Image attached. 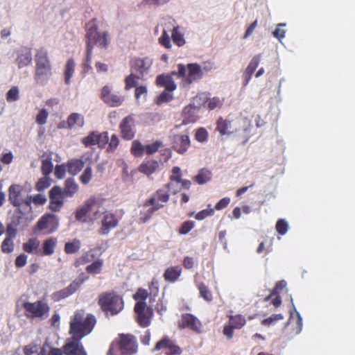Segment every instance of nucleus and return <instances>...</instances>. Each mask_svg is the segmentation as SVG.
<instances>
[{"instance_id": "nucleus-28", "label": "nucleus", "mask_w": 355, "mask_h": 355, "mask_svg": "<svg viewBox=\"0 0 355 355\" xmlns=\"http://www.w3.org/2000/svg\"><path fill=\"white\" fill-rule=\"evenodd\" d=\"M67 123L69 128H80L84 125V118L80 114L72 113L67 119Z\"/></svg>"}, {"instance_id": "nucleus-7", "label": "nucleus", "mask_w": 355, "mask_h": 355, "mask_svg": "<svg viewBox=\"0 0 355 355\" xmlns=\"http://www.w3.org/2000/svg\"><path fill=\"white\" fill-rule=\"evenodd\" d=\"M241 121V119H239L229 120L220 116L216 121V130L219 132L221 136L236 133L242 129Z\"/></svg>"}, {"instance_id": "nucleus-10", "label": "nucleus", "mask_w": 355, "mask_h": 355, "mask_svg": "<svg viewBox=\"0 0 355 355\" xmlns=\"http://www.w3.org/2000/svg\"><path fill=\"white\" fill-rule=\"evenodd\" d=\"M109 141L107 132H92L88 136L82 139L85 146L98 145L99 148H104Z\"/></svg>"}, {"instance_id": "nucleus-59", "label": "nucleus", "mask_w": 355, "mask_h": 355, "mask_svg": "<svg viewBox=\"0 0 355 355\" xmlns=\"http://www.w3.org/2000/svg\"><path fill=\"white\" fill-rule=\"evenodd\" d=\"M159 42L166 49L171 47V39L166 31H164L162 35L159 38Z\"/></svg>"}, {"instance_id": "nucleus-32", "label": "nucleus", "mask_w": 355, "mask_h": 355, "mask_svg": "<svg viewBox=\"0 0 355 355\" xmlns=\"http://www.w3.org/2000/svg\"><path fill=\"white\" fill-rule=\"evenodd\" d=\"M84 166L82 159H71L68 162L67 171L71 175H76Z\"/></svg>"}, {"instance_id": "nucleus-34", "label": "nucleus", "mask_w": 355, "mask_h": 355, "mask_svg": "<svg viewBox=\"0 0 355 355\" xmlns=\"http://www.w3.org/2000/svg\"><path fill=\"white\" fill-rule=\"evenodd\" d=\"M32 62V55L29 51L20 53L17 58V64L19 68L28 66Z\"/></svg>"}, {"instance_id": "nucleus-3", "label": "nucleus", "mask_w": 355, "mask_h": 355, "mask_svg": "<svg viewBox=\"0 0 355 355\" xmlns=\"http://www.w3.org/2000/svg\"><path fill=\"white\" fill-rule=\"evenodd\" d=\"M8 200L13 206L17 207L21 214L24 211H31L32 209L29 196L19 184H12L9 187Z\"/></svg>"}, {"instance_id": "nucleus-14", "label": "nucleus", "mask_w": 355, "mask_h": 355, "mask_svg": "<svg viewBox=\"0 0 355 355\" xmlns=\"http://www.w3.org/2000/svg\"><path fill=\"white\" fill-rule=\"evenodd\" d=\"M58 226V219L53 214H46L37 222L35 231L47 230L49 233L53 232Z\"/></svg>"}, {"instance_id": "nucleus-64", "label": "nucleus", "mask_w": 355, "mask_h": 355, "mask_svg": "<svg viewBox=\"0 0 355 355\" xmlns=\"http://www.w3.org/2000/svg\"><path fill=\"white\" fill-rule=\"evenodd\" d=\"M40 349V347L36 345H29L25 347L24 354L25 355H35Z\"/></svg>"}, {"instance_id": "nucleus-8", "label": "nucleus", "mask_w": 355, "mask_h": 355, "mask_svg": "<svg viewBox=\"0 0 355 355\" xmlns=\"http://www.w3.org/2000/svg\"><path fill=\"white\" fill-rule=\"evenodd\" d=\"M24 308L26 310V315L31 318H39L42 320L48 317L49 307L42 302L37 301L33 303L25 302Z\"/></svg>"}, {"instance_id": "nucleus-12", "label": "nucleus", "mask_w": 355, "mask_h": 355, "mask_svg": "<svg viewBox=\"0 0 355 355\" xmlns=\"http://www.w3.org/2000/svg\"><path fill=\"white\" fill-rule=\"evenodd\" d=\"M157 350H162L166 355H180L182 352V349L167 336L157 343Z\"/></svg>"}, {"instance_id": "nucleus-51", "label": "nucleus", "mask_w": 355, "mask_h": 355, "mask_svg": "<svg viewBox=\"0 0 355 355\" xmlns=\"http://www.w3.org/2000/svg\"><path fill=\"white\" fill-rule=\"evenodd\" d=\"M223 105L222 101L218 97H213L207 101V106L209 110H213L217 107H220Z\"/></svg>"}, {"instance_id": "nucleus-11", "label": "nucleus", "mask_w": 355, "mask_h": 355, "mask_svg": "<svg viewBox=\"0 0 355 355\" xmlns=\"http://www.w3.org/2000/svg\"><path fill=\"white\" fill-rule=\"evenodd\" d=\"M98 45L101 48L106 47L107 44V39L106 33H98L96 28L92 26L87 33V46H94Z\"/></svg>"}, {"instance_id": "nucleus-37", "label": "nucleus", "mask_w": 355, "mask_h": 355, "mask_svg": "<svg viewBox=\"0 0 355 355\" xmlns=\"http://www.w3.org/2000/svg\"><path fill=\"white\" fill-rule=\"evenodd\" d=\"M56 244V239L50 238L46 240L43 243V254L44 255H51L54 252V248Z\"/></svg>"}, {"instance_id": "nucleus-31", "label": "nucleus", "mask_w": 355, "mask_h": 355, "mask_svg": "<svg viewBox=\"0 0 355 355\" xmlns=\"http://www.w3.org/2000/svg\"><path fill=\"white\" fill-rule=\"evenodd\" d=\"M211 177L212 174L211 171L202 168L199 171L198 173L193 177V180L198 184H203L209 182L211 179Z\"/></svg>"}, {"instance_id": "nucleus-1", "label": "nucleus", "mask_w": 355, "mask_h": 355, "mask_svg": "<svg viewBox=\"0 0 355 355\" xmlns=\"http://www.w3.org/2000/svg\"><path fill=\"white\" fill-rule=\"evenodd\" d=\"M95 322V318L92 315H87L86 318L80 312L74 315L70 322L69 331L73 336L67 340L63 347L66 355H86L79 340L92 331Z\"/></svg>"}, {"instance_id": "nucleus-22", "label": "nucleus", "mask_w": 355, "mask_h": 355, "mask_svg": "<svg viewBox=\"0 0 355 355\" xmlns=\"http://www.w3.org/2000/svg\"><path fill=\"white\" fill-rule=\"evenodd\" d=\"M172 174L170 176V182L166 185V188L168 189L171 193H176L179 189L177 188L174 182L179 183L182 182V172L179 166H174L172 168Z\"/></svg>"}, {"instance_id": "nucleus-21", "label": "nucleus", "mask_w": 355, "mask_h": 355, "mask_svg": "<svg viewBox=\"0 0 355 355\" xmlns=\"http://www.w3.org/2000/svg\"><path fill=\"white\" fill-rule=\"evenodd\" d=\"M198 108L192 105H187L182 111V124L187 125L197 121L198 116L197 114Z\"/></svg>"}, {"instance_id": "nucleus-58", "label": "nucleus", "mask_w": 355, "mask_h": 355, "mask_svg": "<svg viewBox=\"0 0 355 355\" xmlns=\"http://www.w3.org/2000/svg\"><path fill=\"white\" fill-rule=\"evenodd\" d=\"M50 186L49 179L47 177L40 178L36 184V189L38 191H42Z\"/></svg>"}, {"instance_id": "nucleus-35", "label": "nucleus", "mask_w": 355, "mask_h": 355, "mask_svg": "<svg viewBox=\"0 0 355 355\" xmlns=\"http://www.w3.org/2000/svg\"><path fill=\"white\" fill-rule=\"evenodd\" d=\"M154 161H144L139 167V171L147 176L150 175L155 171Z\"/></svg>"}, {"instance_id": "nucleus-53", "label": "nucleus", "mask_w": 355, "mask_h": 355, "mask_svg": "<svg viewBox=\"0 0 355 355\" xmlns=\"http://www.w3.org/2000/svg\"><path fill=\"white\" fill-rule=\"evenodd\" d=\"M194 227V222L192 220H187L184 222L179 228L180 234H186L190 232Z\"/></svg>"}, {"instance_id": "nucleus-47", "label": "nucleus", "mask_w": 355, "mask_h": 355, "mask_svg": "<svg viewBox=\"0 0 355 355\" xmlns=\"http://www.w3.org/2000/svg\"><path fill=\"white\" fill-rule=\"evenodd\" d=\"M275 229L278 234L284 235L288 230V223L284 219H279L277 221Z\"/></svg>"}, {"instance_id": "nucleus-52", "label": "nucleus", "mask_w": 355, "mask_h": 355, "mask_svg": "<svg viewBox=\"0 0 355 355\" xmlns=\"http://www.w3.org/2000/svg\"><path fill=\"white\" fill-rule=\"evenodd\" d=\"M147 94V89L145 87H138L135 89V98L137 104H140L141 101L144 100Z\"/></svg>"}, {"instance_id": "nucleus-40", "label": "nucleus", "mask_w": 355, "mask_h": 355, "mask_svg": "<svg viewBox=\"0 0 355 355\" xmlns=\"http://www.w3.org/2000/svg\"><path fill=\"white\" fill-rule=\"evenodd\" d=\"M144 146L138 140L133 141L131 146V153L137 157L142 156L144 153Z\"/></svg>"}, {"instance_id": "nucleus-57", "label": "nucleus", "mask_w": 355, "mask_h": 355, "mask_svg": "<svg viewBox=\"0 0 355 355\" xmlns=\"http://www.w3.org/2000/svg\"><path fill=\"white\" fill-rule=\"evenodd\" d=\"M31 203L33 202L35 205H42L46 202V198L43 194H37L35 196H29Z\"/></svg>"}, {"instance_id": "nucleus-5", "label": "nucleus", "mask_w": 355, "mask_h": 355, "mask_svg": "<svg viewBox=\"0 0 355 355\" xmlns=\"http://www.w3.org/2000/svg\"><path fill=\"white\" fill-rule=\"evenodd\" d=\"M172 74L177 75L189 85L201 79L203 76L201 67L197 63H190L187 65L178 64V72L173 71Z\"/></svg>"}, {"instance_id": "nucleus-54", "label": "nucleus", "mask_w": 355, "mask_h": 355, "mask_svg": "<svg viewBox=\"0 0 355 355\" xmlns=\"http://www.w3.org/2000/svg\"><path fill=\"white\" fill-rule=\"evenodd\" d=\"M92 177V167L88 166L85 169L83 174L80 175V180L83 184H87L90 181Z\"/></svg>"}, {"instance_id": "nucleus-50", "label": "nucleus", "mask_w": 355, "mask_h": 355, "mask_svg": "<svg viewBox=\"0 0 355 355\" xmlns=\"http://www.w3.org/2000/svg\"><path fill=\"white\" fill-rule=\"evenodd\" d=\"M40 245V241L37 239H30L27 243L24 244V250L28 252L31 253L34 250H36Z\"/></svg>"}, {"instance_id": "nucleus-45", "label": "nucleus", "mask_w": 355, "mask_h": 355, "mask_svg": "<svg viewBox=\"0 0 355 355\" xmlns=\"http://www.w3.org/2000/svg\"><path fill=\"white\" fill-rule=\"evenodd\" d=\"M102 264L103 261L98 259L94 261L92 264L87 266L86 270L92 274H98L101 270Z\"/></svg>"}, {"instance_id": "nucleus-41", "label": "nucleus", "mask_w": 355, "mask_h": 355, "mask_svg": "<svg viewBox=\"0 0 355 355\" xmlns=\"http://www.w3.org/2000/svg\"><path fill=\"white\" fill-rule=\"evenodd\" d=\"M51 157L50 156H47L46 158L42 159V171L44 175L47 176L52 172L53 170V164L51 162Z\"/></svg>"}, {"instance_id": "nucleus-42", "label": "nucleus", "mask_w": 355, "mask_h": 355, "mask_svg": "<svg viewBox=\"0 0 355 355\" xmlns=\"http://www.w3.org/2000/svg\"><path fill=\"white\" fill-rule=\"evenodd\" d=\"M80 248V242L78 239H74L72 242L65 244L64 251L67 254L76 253Z\"/></svg>"}, {"instance_id": "nucleus-26", "label": "nucleus", "mask_w": 355, "mask_h": 355, "mask_svg": "<svg viewBox=\"0 0 355 355\" xmlns=\"http://www.w3.org/2000/svg\"><path fill=\"white\" fill-rule=\"evenodd\" d=\"M171 40L178 47L183 46L186 44L184 33L179 26L173 27L171 32Z\"/></svg>"}, {"instance_id": "nucleus-48", "label": "nucleus", "mask_w": 355, "mask_h": 355, "mask_svg": "<svg viewBox=\"0 0 355 355\" xmlns=\"http://www.w3.org/2000/svg\"><path fill=\"white\" fill-rule=\"evenodd\" d=\"M19 91L17 87H12L6 94V101L8 102H14L19 99Z\"/></svg>"}, {"instance_id": "nucleus-25", "label": "nucleus", "mask_w": 355, "mask_h": 355, "mask_svg": "<svg viewBox=\"0 0 355 355\" xmlns=\"http://www.w3.org/2000/svg\"><path fill=\"white\" fill-rule=\"evenodd\" d=\"M89 203L88 218L90 220H97L105 213L104 208L99 206V205L94 200H89Z\"/></svg>"}, {"instance_id": "nucleus-49", "label": "nucleus", "mask_w": 355, "mask_h": 355, "mask_svg": "<svg viewBox=\"0 0 355 355\" xmlns=\"http://www.w3.org/2000/svg\"><path fill=\"white\" fill-rule=\"evenodd\" d=\"M49 114V113L46 109H41L36 116L37 123L40 125L46 124Z\"/></svg>"}, {"instance_id": "nucleus-36", "label": "nucleus", "mask_w": 355, "mask_h": 355, "mask_svg": "<svg viewBox=\"0 0 355 355\" xmlns=\"http://www.w3.org/2000/svg\"><path fill=\"white\" fill-rule=\"evenodd\" d=\"M200 296L207 302H211L213 300L212 294L208 286L204 283L198 285Z\"/></svg>"}, {"instance_id": "nucleus-9", "label": "nucleus", "mask_w": 355, "mask_h": 355, "mask_svg": "<svg viewBox=\"0 0 355 355\" xmlns=\"http://www.w3.org/2000/svg\"><path fill=\"white\" fill-rule=\"evenodd\" d=\"M228 318V323L224 326L223 333L228 339H232L234 330L243 328L246 323V320L245 316L241 314L229 315Z\"/></svg>"}, {"instance_id": "nucleus-16", "label": "nucleus", "mask_w": 355, "mask_h": 355, "mask_svg": "<svg viewBox=\"0 0 355 355\" xmlns=\"http://www.w3.org/2000/svg\"><path fill=\"white\" fill-rule=\"evenodd\" d=\"M120 347L121 352L125 354H132L137 350V345L135 337L132 335L121 336Z\"/></svg>"}, {"instance_id": "nucleus-19", "label": "nucleus", "mask_w": 355, "mask_h": 355, "mask_svg": "<svg viewBox=\"0 0 355 355\" xmlns=\"http://www.w3.org/2000/svg\"><path fill=\"white\" fill-rule=\"evenodd\" d=\"M133 123L134 120L131 116H128L123 119L120 128L121 136L123 139L130 140L134 137Z\"/></svg>"}, {"instance_id": "nucleus-23", "label": "nucleus", "mask_w": 355, "mask_h": 355, "mask_svg": "<svg viewBox=\"0 0 355 355\" xmlns=\"http://www.w3.org/2000/svg\"><path fill=\"white\" fill-rule=\"evenodd\" d=\"M157 85L164 87V90L173 92L176 89L177 85L175 83L171 75L162 74L157 77Z\"/></svg>"}, {"instance_id": "nucleus-61", "label": "nucleus", "mask_w": 355, "mask_h": 355, "mask_svg": "<svg viewBox=\"0 0 355 355\" xmlns=\"http://www.w3.org/2000/svg\"><path fill=\"white\" fill-rule=\"evenodd\" d=\"M285 26L284 24H278L277 27L273 31V36L277 38L279 40H281L285 37L286 31L284 29H282L280 27Z\"/></svg>"}, {"instance_id": "nucleus-13", "label": "nucleus", "mask_w": 355, "mask_h": 355, "mask_svg": "<svg viewBox=\"0 0 355 355\" xmlns=\"http://www.w3.org/2000/svg\"><path fill=\"white\" fill-rule=\"evenodd\" d=\"M101 98L105 103L111 107L120 106L124 101L123 96L113 93L108 86L103 87Z\"/></svg>"}, {"instance_id": "nucleus-56", "label": "nucleus", "mask_w": 355, "mask_h": 355, "mask_svg": "<svg viewBox=\"0 0 355 355\" xmlns=\"http://www.w3.org/2000/svg\"><path fill=\"white\" fill-rule=\"evenodd\" d=\"M208 138V133L206 129L203 128H200L197 130L196 135H195V139L199 141V142H205L207 140Z\"/></svg>"}, {"instance_id": "nucleus-44", "label": "nucleus", "mask_w": 355, "mask_h": 355, "mask_svg": "<svg viewBox=\"0 0 355 355\" xmlns=\"http://www.w3.org/2000/svg\"><path fill=\"white\" fill-rule=\"evenodd\" d=\"M286 282L284 280L279 281L276 283L275 286L270 291V295L265 298V301H268L270 298L275 295H279L280 292L286 287Z\"/></svg>"}, {"instance_id": "nucleus-15", "label": "nucleus", "mask_w": 355, "mask_h": 355, "mask_svg": "<svg viewBox=\"0 0 355 355\" xmlns=\"http://www.w3.org/2000/svg\"><path fill=\"white\" fill-rule=\"evenodd\" d=\"M179 327L181 329L189 328L195 332L200 333L201 331L202 324L200 320L192 314L184 313L182 315Z\"/></svg>"}, {"instance_id": "nucleus-2", "label": "nucleus", "mask_w": 355, "mask_h": 355, "mask_svg": "<svg viewBox=\"0 0 355 355\" xmlns=\"http://www.w3.org/2000/svg\"><path fill=\"white\" fill-rule=\"evenodd\" d=\"M148 295L147 291L139 288L133 296L134 299L137 301L135 311L137 315V321L144 327L149 325L150 319L153 315V309L148 307L144 302Z\"/></svg>"}, {"instance_id": "nucleus-17", "label": "nucleus", "mask_w": 355, "mask_h": 355, "mask_svg": "<svg viewBox=\"0 0 355 355\" xmlns=\"http://www.w3.org/2000/svg\"><path fill=\"white\" fill-rule=\"evenodd\" d=\"M191 146L188 135H176L173 137V148L180 154H184Z\"/></svg>"}, {"instance_id": "nucleus-30", "label": "nucleus", "mask_w": 355, "mask_h": 355, "mask_svg": "<svg viewBox=\"0 0 355 355\" xmlns=\"http://www.w3.org/2000/svg\"><path fill=\"white\" fill-rule=\"evenodd\" d=\"M64 198L66 197L64 196L62 189L60 187L55 186L49 191V198L52 202L63 204Z\"/></svg>"}, {"instance_id": "nucleus-18", "label": "nucleus", "mask_w": 355, "mask_h": 355, "mask_svg": "<svg viewBox=\"0 0 355 355\" xmlns=\"http://www.w3.org/2000/svg\"><path fill=\"white\" fill-rule=\"evenodd\" d=\"M261 55L257 54L255 55L250 60V63L248 64L243 74L244 78V86H246L250 81L253 73H254L256 69L257 68L261 62Z\"/></svg>"}, {"instance_id": "nucleus-20", "label": "nucleus", "mask_w": 355, "mask_h": 355, "mask_svg": "<svg viewBox=\"0 0 355 355\" xmlns=\"http://www.w3.org/2000/svg\"><path fill=\"white\" fill-rule=\"evenodd\" d=\"M88 279V277H85L83 274L80 275L79 277L73 281L68 287L59 291L57 295L59 297L65 298L73 293H74L83 282Z\"/></svg>"}, {"instance_id": "nucleus-6", "label": "nucleus", "mask_w": 355, "mask_h": 355, "mask_svg": "<svg viewBox=\"0 0 355 355\" xmlns=\"http://www.w3.org/2000/svg\"><path fill=\"white\" fill-rule=\"evenodd\" d=\"M35 80L38 83L44 84L51 77V68L45 52L40 53L36 57Z\"/></svg>"}, {"instance_id": "nucleus-4", "label": "nucleus", "mask_w": 355, "mask_h": 355, "mask_svg": "<svg viewBox=\"0 0 355 355\" xmlns=\"http://www.w3.org/2000/svg\"><path fill=\"white\" fill-rule=\"evenodd\" d=\"M99 304L107 315H116L123 309L122 298L114 293L102 294L99 297Z\"/></svg>"}, {"instance_id": "nucleus-39", "label": "nucleus", "mask_w": 355, "mask_h": 355, "mask_svg": "<svg viewBox=\"0 0 355 355\" xmlns=\"http://www.w3.org/2000/svg\"><path fill=\"white\" fill-rule=\"evenodd\" d=\"M284 319V316L281 313L272 314L270 317L261 320V324L263 326L270 327L274 325L277 322Z\"/></svg>"}, {"instance_id": "nucleus-27", "label": "nucleus", "mask_w": 355, "mask_h": 355, "mask_svg": "<svg viewBox=\"0 0 355 355\" xmlns=\"http://www.w3.org/2000/svg\"><path fill=\"white\" fill-rule=\"evenodd\" d=\"M181 273L182 268L180 266H171L165 270L164 277L167 282H175L180 277Z\"/></svg>"}, {"instance_id": "nucleus-29", "label": "nucleus", "mask_w": 355, "mask_h": 355, "mask_svg": "<svg viewBox=\"0 0 355 355\" xmlns=\"http://www.w3.org/2000/svg\"><path fill=\"white\" fill-rule=\"evenodd\" d=\"M78 189V185L73 179L69 178L65 181L62 193L66 198H71L77 192Z\"/></svg>"}, {"instance_id": "nucleus-62", "label": "nucleus", "mask_w": 355, "mask_h": 355, "mask_svg": "<svg viewBox=\"0 0 355 355\" xmlns=\"http://www.w3.org/2000/svg\"><path fill=\"white\" fill-rule=\"evenodd\" d=\"M119 140L115 135H112L109 142L107 150L109 152L114 151L119 145Z\"/></svg>"}, {"instance_id": "nucleus-63", "label": "nucleus", "mask_w": 355, "mask_h": 355, "mask_svg": "<svg viewBox=\"0 0 355 355\" xmlns=\"http://www.w3.org/2000/svg\"><path fill=\"white\" fill-rule=\"evenodd\" d=\"M138 78V76H135L132 73L128 76L125 78V89H130L132 87L135 86V79Z\"/></svg>"}, {"instance_id": "nucleus-60", "label": "nucleus", "mask_w": 355, "mask_h": 355, "mask_svg": "<svg viewBox=\"0 0 355 355\" xmlns=\"http://www.w3.org/2000/svg\"><path fill=\"white\" fill-rule=\"evenodd\" d=\"M169 193H171L167 189V191H164L163 189H159L157 191V200L162 202H167L169 199Z\"/></svg>"}, {"instance_id": "nucleus-33", "label": "nucleus", "mask_w": 355, "mask_h": 355, "mask_svg": "<svg viewBox=\"0 0 355 355\" xmlns=\"http://www.w3.org/2000/svg\"><path fill=\"white\" fill-rule=\"evenodd\" d=\"M75 70V62L73 59H69L64 69V82L67 85L71 83V78L73 76Z\"/></svg>"}, {"instance_id": "nucleus-24", "label": "nucleus", "mask_w": 355, "mask_h": 355, "mask_svg": "<svg viewBox=\"0 0 355 355\" xmlns=\"http://www.w3.org/2000/svg\"><path fill=\"white\" fill-rule=\"evenodd\" d=\"M117 225V220L114 215L110 213L105 214L102 220V227L101 233L107 234L110 230Z\"/></svg>"}, {"instance_id": "nucleus-43", "label": "nucleus", "mask_w": 355, "mask_h": 355, "mask_svg": "<svg viewBox=\"0 0 355 355\" xmlns=\"http://www.w3.org/2000/svg\"><path fill=\"white\" fill-rule=\"evenodd\" d=\"M157 151H163V153L161 155V157L159 158V161L161 162H167L170 157H171V151L169 148H165V149H160L163 148V145L161 142L157 141Z\"/></svg>"}, {"instance_id": "nucleus-38", "label": "nucleus", "mask_w": 355, "mask_h": 355, "mask_svg": "<svg viewBox=\"0 0 355 355\" xmlns=\"http://www.w3.org/2000/svg\"><path fill=\"white\" fill-rule=\"evenodd\" d=\"M172 91L164 90L158 96H157V105L168 103L173 99Z\"/></svg>"}, {"instance_id": "nucleus-55", "label": "nucleus", "mask_w": 355, "mask_h": 355, "mask_svg": "<svg viewBox=\"0 0 355 355\" xmlns=\"http://www.w3.org/2000/svg\"><path fill=\"white\" fill-rule=\"evenodd\" d=\"M89 205V201H87L83 207L77 210L76 213V218L77 220H81L85 216L88 217Z\"/></svg>"}, {"instance_id": "nucleus-46", "label": "nucleus", "mask_w": 355, "mask_h": 355, "mask_svg": "<svg viewBox=\"0 0 355 355\" xmlns=\"http://www.w3.org/2000/svg\"><path fill=\"white\" fill-rule=\"evenodd\" d=\"M13 239L6 237L1 244V250L4 253H10L14 250Z\"/></svg>"}]
</instances>
